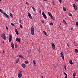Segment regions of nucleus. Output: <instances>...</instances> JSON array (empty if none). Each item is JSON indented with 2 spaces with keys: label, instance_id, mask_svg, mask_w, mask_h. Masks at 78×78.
Listing matches in <instances>:
<instances>
[{
  "label": "nucleus",
  "instance_id": "obj_1",
  "mask_svg": "<svg viewBox=\"0 0 78 78\" xmlns=\"http://www.w3.org/2000/svg\"><path fill=\"white\" fill-rule=\"evenodd\" d=\"M31 33L32 35H34V27L32 26L30 29Z\"/></svg>",
  "mask_w": 78,
  "mask_h": 78
},
{
  "label": "nucleus",
  "instance_id": "obj_2",
  "mask_svg": "<svg viewBox=\"0 0 78 78\" xmlns=\"http://www.w3.org/2000/svg\"><path fill=\"white\" fill-rule=\"evenodd\" d=\"M22 72L21 71H20V72L18 73V75L19 78H21L22 76Z\"/></svg>",
  "mask_w": 78,
  "mask_h": 78
},
{
  "label": "nucleus",
  "instance_id": "obj_3",
  "mask_svg": "<svg viewBox=\"0 0 78 78\" xmlns=\"http://www.w3.org/2000/svg\"><path fill=\"white\" fill-rule=\"evenodd\" d=\"M1 36L2 38L3 39H4V40H6V35L5 34H2Z\"/></svg>",
  "mask_w": 78,
  "mask_h": 78
},
{
  "label": "nucleus",
  "instance_id": "obj_4",
  "mask_svg": "<svg viewBox=\"0 0 78 78\" xmlns=\"http://www.w3.org/2000/svg\"><path fill=\"white\" fill-rule=\"evenodd\" d=\"M12 37L11 35H10L9 36V42H11V40H12Z\"/></svg>",
  "mask_w": 78,
  "mask_h": 78
},
{
  "label": "nucleus",
  "instance_id": "obj_5",
  "mask_svg": "<svg viewBox=\"0 0 78 78\" xmlns=\"http://www.w3.org/2000/svg\"><path fill=\"white\" fill-rule=\"evenodd\" d=\"M73 5L75 10L76 11H77V10L78 9V7L76 6V5L75 4H73Z\"/></svg>",
  "mask_w": 78,
  "mask_h": 78
},
{
  "label": "nucleus",
  "instance_id": "obj_6",
  "mask_svg": "<svg viewBox=\"0 0 78 78\" xmlns=\"http://www.w3.org/2000/svg\"><path fill=\"white\" fill-rule=\"evenodd\" d=\"M52 44V47L53 49H54V50L56 48V46H55V44H54V43L53 42L51 43Z\"/></svg>",
  "mask_w": 78,
  "mask_h": 78
},
{
  "label": "nucleus",
  "instance_id": "obj_7",
  "mask_svg": "<svg viewBox=\"0 0 78 78\" xmlns=\"http://www.w3.org/2000/svg\"><path fill=\"white\" fill-rule=\"evenodd\" d=\"M60 55L61 57L64 60V53L62 52H61Z\"/></svg>",
  "mask_w": 78,
  "mask_h": 78
},
{
  "label": "nucleus",
  "instance_id": "obj_8",
  "mask_svg": "<svg viewBox=\"0 0 78 78\" xmlns=\"http://www.w3.org/2000/svg\"><path fill=\"white\" fill-rule=\"evenodd\" d=\"M42 14L44 17V19H47V16H46V15H45V14L44 12H43L42 13Z\"/></svg>",
  "mask_w": 78,
  "mask_h": 78
},
{
  "label": "nucleus",
  "instance_id": "obj_9",
  "mask_svg": "<svg viewBox=\"0 0 78 78\" xmlns=\"http://www.w3.org/2000/svg\"><path fill=\"white\" fill-rule=\"evenodd\" d=\"M27 14L29 18H30V19H32V17L31 16V14L30 13L28 12L27 13Z\"/></svg>",
  "mask_w": 78,
  "mask_h": 78
},
{
  "label": "nucleus",
  "instance_id": "obj_10",
  "mask_svg": "<svg viewBox=\"0 0 78 78\" xmlns=\"http://www.w3.org/2000/svg\"><path fill=\"white\" fill-rule=\"evenodd\" d=\"M11 47L13 49H14V43H12V42L11 43Z\"/></svg>",
  "mask_w": 78,
  "mask_h": 78
},
{
  "label": "nucleus",
  "instance_id": "obj_11",
  "mask_svg": "<svg viewBox=\"0 0 78 78\" xmlns=\"http://www.w3.org/2000/svg\"><path fill=\"white\" fill-rule=\"evenodd\" d=\"M16 40L17 42H20V38H19L18 37H17L16 38Z\"/></svg>",
  "mask_w": 78,
  "mask_h": 78
},
{
  "label": "nucleus",
  "instance_id": "obj_12",
  "mask_svg": "<svg viewBox=\"0 0 78 78\" xmlns=\"http://www.w3.org/2000/svg\"><path fill=\"white\" fill-rule=\"evenodd\" d=\"M15 31L16 34H17V35H19V32H18V31L17 30V29H15Z\"/></svg>",
  "mask_w": 78,
  "mask_h": 78
},
{
  "label": "nucleus",
  "instance_id": "obj_13",
  "mask_svg": "<svg viewBox=\"0 0 78 78\" xmlns=\"http://www.w3.org/2000/svg\"><path fill=\"white\" fill-rule=\"evenodd\" d=\"M22 66L23 68H25L26 67V65L24 64L23 63L21 65Z\"/></svg>",
  "mask_w": 78,
  "mask_h": 78
},
{
  "label": "nucleus",
  "instance_id": "obj_14",
  "mask_svg": "<svg viewBox=\"0 0 78 78\" xmlns=\"http://www.w3.org/2000/svg\"><path fill=\"white\" fill-rule=\"evenodd\" d=\"M51 19H52V20H55V18L53 17L52 15L51 16Z\"/></svg>",
  "mask_w": 78,
  "mask_h": 78
},
{
  "label": "nucleus",
  "instance_id": "obj_15",
  "mask_svg": "<svg viewBox=\"0 0 78 78\" xmlns=\"http://www.w3.org/2000/svg\"><path fill=\"white\" fill-rule=\"evenodd\" d=\"M69 62L70 64L71 65H72V64H73V62H72V61L71 60H70L69 61Z\"/></svg>",
  "mask_w": 78,
  "mask_h": 78
},
{
  "label": "nucleus",
  "instance_id": "obj_16",
  "mask_svg": "<svg viewBox=\"0 0 78 78\" xmlns=\"http://www.w3.org/2000/svg\"><path fill=\"white\" fill-rule=\"evenodd\" d=\"M3 14H4V15H5V16H6V17H7V18H9V16L7 15V14H6V13L4 12Z\"/></svg>",
  "mask_w": 78,
  "mask_h": 78
},
{
  "label": "nucleus",
  "instance_id": "obj_17",
  "mask_svg": "<svg viewBox=\"0 0 78 78\" xmlns=\"http://www.w3.org/2000/svg\"><path fill=\"white\" fill-rule=\"evenodd\" d=\"M76 74L75 73H73V76L74 77H75V76H76Z\"/></svg>",
  "mask_w": 78,
  "mask_h": 78
},
{
  "label": "nucleus",
  "instance_id": "obj_18",
  "mask_svg": "<svg viewBox=\"0 0 78 78\" xmlns=\"http://www.w3.org/2000/svg\"><path fill=\"white\" fill-rule=\"evenodd\" d=\"M48 14L49 16H50V17H51L52 16V15H51V13L49 12H48Z\"/></svg>",
  "mask_w": 78,
  "mask_h": 78
},
{
  "label": "nucleus",
  "instance_id": "obj_19",
  "mask_svg": "<svg viewBox=\"0 0 78 78\" xmlns=\"http://www.w3.org/2000/svg\"><path fill=\"white\" fill-rule=\"evenodd\" d=\"M43 33L45 36H47V34L46 33L45 31H43Z\"/></svg>",
  "mask_w": 78,
  "mask_h": 78
},
{
  "label": "nucleus",
  "instance_id": "obj_20",
  "mask_svg": "<svg viewBox=\"0 0 78 78\" xmlns=\"http://www.w3.org/2000/svg\"><path fill=\"white\" fill-rule=\"evenodd\" d=\"M28 62H28V61L27 60L25 61V63H26V64H27Z\"/></svg>",
  "mask_w": 78,
  "mask_h": 78
},
{
  "label": "nucleus",
  "instance_id": "obj_21",
  "mask_svg": "<svg viewBox=\"0 0 78 78\" xmlns=\"http://www.w3.org/2000/svg\"><path fill=\"white\" fill-rule=\"evenodd\" d=\"M22 55H18L16 56L18 57V58H21V56Z\"/></svg>",
  "mask_w": 78,
  "mask_h": 78
},
{
  "label": "nucleus",
  "instance_id": "obj_22",
  "mask_svg": "<svg viewBox=\"0 0 78 78\" xmlns=\"http://www.w3.org/2000/svg\"><path fill=\"white\" fill-rule=\"evenodd\" d=\"M9 16L10 17H13V16H12V14L11 13H10L9 14Z\"/></svg>",
  "mask_w": 78,
  "mask_h": 78
},
{
  "label": "nucleus",
  "instance_id": "obj_23",
  "mask_svg": "<svg viewBox=\"0 0 78 78\" xmlns=\"http://www.w3.org/2000/svg\"><path fill=\"white\" fill-rule=\"evenodd\" d=\"M33 63L34 66H36V61L35 60H33Z\"/></svg>",
  "mask_w": 78,
  "mask_h": 78
},
{
  "label": "nucleus",
  "instance_id": "obj_24",
  "mask_svg": "<svg viewBox=\"0 0 78 78\" xmlns=\"http://www.w3.org/2000/svg\"><path fill=\"white\" fill-rule=\"evenodd\" d=\"M63 22L64 23L66 24V25H67V23H66V21H65V20H63Z\"/></svg>",
  "mask_w": 78,
  "mask_h": 78
},
{
  "label": "nucleus",
  "instance_id": "obj_25",
  "mask_svg": "<svg viewBox=\"0 0 78 78\" xmlns=\"http://www.w3.org/2000/svg\"><path fill=\"white\" fill-rule=\"evenodd\" d=\"M63 10L64 11H66V9L65 7H63Z\"/></svg>",
  "mask_w": 78,
  "mask_h": 78
},
{
  "label": "nucleus",
  "instance_id": "obj_26",
  "mask_svg": "<svg viewBox=\"0 0 78 78\" xmlns=\"http://www.w3.org/2000/svg\"><path fill=\"white\" fill-rule=\"evenodd\" d=\"M0 12L2 13H3V11L2 10V9H0Z\"/></svg>",
  "mask_w": 78,
  "mask_h": 78
},
{
  "label": "nucleus",
  "instance_id": "obj_27",
  "mask_svg": "<svg viewBox=\"0 0 78 78\" xmlns=\"http://www.w3.org/2000/svg\"><path fill=\"white\" fill-rule=\"evenodd\" d=\"M10 25H12V26H13V27H14V26H15V25L12 23H11Z\"/></svg>",
  "mask_w": 78,
  "mask_h": 78
},
{
  "label": "nucleus",
  "instance_id": "obj_28",
  "mask_svg": "<svg viewBox=\"0 0 78 78\" xmlns=\"http://www.w3.org/2000/svg\"><path fill=\"white\" fill-rule=\"evenodd\" d=\"M75 51L76 53V52H77V53H78V50L77 49H76L75 50Z\"/></svg>",
  "mask_w": 78,
  "mask_h": 78
},
{
  "label": "nucleus",
  "instance_id": "obj_29",
  "mask_svg": "<svg viewBox=\"0 0 78 78\" xmlns=\"http://www.w3.org/2000/svg\"><path fill=\"white\" fill-rule=\"evenodd\" d=\"M49 25H53V23H49Z\"/></svg>",
  "mask_w": 78,
  "mask_h": 78
},
{
  "label": "nucleus",
  "instance_id": "obj_30",
  "mask_svg": "<svg viewBox=\"0 0 78 78\" xmlns=\"http://www.w3.org/2000/svg\"><path fill=\"white\" fill-rule=\"evenodd\" d=\"M20 28H22H22H23V27L22 26V24H20Z\"/></svg>",
  "mask_w": 78,
  "mask_h": 78
},
{
  "label": "nucleus",
  "instance_id": "obj_31",
  "mask_svg": "<svg viewBox=\"0 0 78 78\" xmlns=\"http://www.w3.org/2000/svg\"><path fill=\"white\" fill-rule=\"evenodd\" d=\"M68 15L69 16H72V14H71L70 13H69L68 14Z\"/></svg>",
  "mask_w": 78,
  "mask_h": 78
},
{
  "label": "nucleus",
  "instance_id": "obj_32",
  "mask_svg": "<svg viewBox=\"0 0 78 78\" xmlns=\"http://www.w3.org/2000/svg\"><path fill=\"white\" fill-rule=\"evenodd\" d=\"M75 45L76 46V45H78V43H77V42H76V43H75Z\"/></svg>",
  "mask_w": 78,
  "mask_h": 78
},
{
  "label": "nucleus",
  "instance_id": "obj_33",
  "mask_svg": "<svg viewBox=\"0 0 78 78\" xmlns=\"http://www.w3.org/2000/svg\"><path fill=\"white\" fill-rule=\"evenodd\" d=\"M64 68L65 70H66L67 69H66V66H64Z\"/></svg>",
  "mask_w": 78,
  "mask_h": 78
},
{
  "label": "nucleus",
  "instance_id": "obj_34",
  "mask_svg": "<svg viewBox=\"0 0 78 78\" xmlns=\"http://www.w3.org/2000/svg\"><path fill=\"white\" fill-rule=\"evenodd\" d=\"M76 26H77V27H78V22H76Z\"/></svg>",
  "mask_w": 78,
  "mask_h": 78
},
{
  "label": "nucleus",
  "instance_id": "obj_35",
  "mask_svg": "<svg viewBox=\"0 0 78 78\" xmlns=\"http://www.w3.org/2000/svg\"><path fill=\"white\" fill-rule=\"evenodd\" d=\"M32 9H33V11H35V9L34 8V7H32Z\"/></svg>",
  "mask_w": 78,
  "mask_h": 78
},
{
  "label": "nucleus",
  "instance_id": "obj_36",
  "mask_svg": "<svg viewBox=\"0 0 78 78\" xmlns=\"http://www.w3.org/2000/svg\"><path fill=\"white\" fill-rule=\"evenodd\" d=\"M18 62H19V60H16V63H18Z\"/></svg>",
  "mask_w": 78,
  "mask_h": 78
},
{
  "label": "nucleus",
  "instance_id": "obj_37",
  "mask_svg": "<svg viewBox=\"0 0 78 78\" xmlns=\"http://www.w3.org/2000/svg\"><path fill=\"white\" fill-rule=\"evenodd\" d=\"M52 2L53 3V4L55 5V2H54V1H53Z\"/></svg>",
  "mask_w": 78,
  "mask_h": 78
},
{
  "label": "nucleus",
  "instance_id": "obj_38",
  "mask_svg": "<svg viewBox=\"0 0 78 78\" xmlns=\"http://www.w3.org/2000/svg\"><path fill=\"white\" fill-rule=\"evenodd\" d=\"M59 2L60 3H61L62 2V0H59Z\"/></svg>",
  "mask_w": 78,
  "mask_h": 78
},
{
  "label": "nucleus",
  "instance_id": "obj_39",
  "mask_svg": "<svg viewBox=\"0 0 78 78\" xmlns=\"http://www.w3.org/2000/svg\"><path fill=\"white\" fill-rule=\"evenodd\" d=\"M19 22H20V23H21V22H22V21H21V20H19Z\"/></svg>",
  "mask_w": 78,
  "mask_h": 78
},
{
  "label": "nucleus",
  "instance_id": "obj_40",
  "mask_svg": "<svg viewBox=\"0 0 78 78\" xmlns=\"http://www.w3.org/2000/svg\"><path fill=\"white\" fill-rule=\"evenodd\" d=\"M39 13L40 14H41V13H42V12L41 11V10L39 11Z\"/></svg>",
  "mask_w": 78,
  "mask_h": 78
},
{
  "label": "nucleus",
  "instance_id": "obj_41",
  "mask_svg": "<svg viewBox=\"0 0 78 78\" xmlns=\"http://www.w3.org/2000/svg\"><path fill=\"white\" fill-rule=\"evenodd\" d=\"M65 78H67V74L66 75Z\"/></svg>",
  "mask_w": 78,
  "mask_h": 78
},
{
  "label": "nucleus",
  "instance_id": "obj_42",
  "mask_svg": "<svg viewBox=\"0 0 78 78\" xmlns=\"http://www.w3.org/2000/svg\"><path fill=\"white\" fill-rule=\"evenodd\" d=\"M21 58H22L23 59V56H22V55L21 56Z\"/></svg>",
  "mask_w": 78,
  "mask_h": 78
},
{
  "label": "nucleus",
  "instance_id": "obj_43",
  "mask_svg": "<svg viewBox=\"0 0 78 78\" xmlns=\"http://www.w3.org/2000/svg\"><path fill=\"white\" fill-rule=\"evenodd\" d=\"M26 4H27V5H29V4H28V2H26Z\"/></svg>",
  "mask_w": 78,
  "mask_h": 78
},
{
  "label": "nucleus",
  "instance_id": "obj_44",
  "mask_svg": "<svg viewBox=\"0 0 78 78\" xmlns=\"http://www.w3.org/2000/svg\"><path fill=\"white\" fill-rule=\"evenodd\" d=\"M63 73H64V75H67V74H66V73L64 72Z\"/></svg>",
  "mask_w": 78,
  "mask_h": 78
},
{
  "label": "nucleus",
  "instance_id": "obj_45",
  "mask_svg": "<svg viewBox=\"0 0 78 78\" xmlns=\"http://www.w3.org/2000/svg\"><path fill=\"white\" fill-rule=\"evenodd\" d=\"M67 46H68V47L69 48V45L67 44Z\"/></svg>",
  "mask_w": 78,
  "mask_h": 78
},
{
  "label": "nucleus",
  "instance_id": "obj_46",
  "mask_svg": "<svg viewBox=\"0 0 78 78\" xmlns=\"http://www.w3.org/2000/svg\"><path fill=\"white\" fill-rule=\"evenodd\" d=\"M6 28L7 30H8V27L7 26H6Z\"/></svg>",
  "mask_w": 78,
  "mask_h": 78
},
{
  "label": "nucleus",
  "instance_id": "obj_47",
  "mask_svg": "<svg viewBox=\"0 0 78 78\" xmlns=\"http://www.w3.org/2000/svg\"><path fill=\"white\" fill-rule=\"evenodd\" d=\"M3 53H4H4H5V51L4 50L3 51Z\"/></svg>",
  "mask_w": 78,
  "mask_h": 78
},
{
  "label": "nucleus",
  "instance_id": "obj_48",
  "mask_svg": "<svg viewBox=\"0 0 78 78\" xmlns=\"http://www.w3.org/2000/svg\"><path fill=\"white\" fill-rule=\"evenodd\" d=\"M75 0L76 2H78V0Z\"/></svg>",
  "mask_w": 78,
  "mask_h": 78
},
{
  "label": "nucleus",
  "instance_id": "obj_49",
  "mask_svg": "<svg viewBox=\"0 0 78 78\" xmlns=\"http://www.w3.org/2000/svg\"><path fill=\"white\" fill-rule=\"evenodd\" d=\"M17 46H15V48H17Z\"/></svg>",
  "mask_w": 78,
  "mask_h": 78
},
{
  "label": "nucleus",
  "instance_id": "obj_50",
  "mask_svg": "<svg viewBox=\"0 0 78 78\" xmlns=\"http://www.w3.org/2000/svg\"><path fill=\"white\" fill-rule=\"evenodd\" d=\"M41 22H42V23H44V21H41Z\"/></svg>",
  "mask_w": 78,
  "mask_h": 78
},
{
  "label": "nucleus",
  "instance_id": "obj_51",
  "mask_svg": "<svg viewBox=\"0 0 78 78\" xmlns=\"http://www.w3.org/2000/svg\"><path fill=\"white\" fill-rule=\"evenodd\" d=\"M71 30H73V28L71 27Z\"/></svg>",
  "mask_w": 78,
  "mask_h": 78
},
{
  "label": "nucleus",
  "instance_id": "obj_52",
  "mask_svg": "<svg viewBox=\"0 0 78 78\" xmlns=\"http://www.w3.org/2000/svg\"><path fill=\"white\" fill-rule=\"evenodd\" d=\"M2 43H3V44H4V43H5V41H3L2 42Z\"/></svg>",
  "mask_w": 78,
  "mask_h": 78
},
{
  "label": "nucleus",
  "instance_id": "obj_53",
  "mask_svg": "<svg viewBox=\"0 0 78 78\" xmlns=\"http://www.w3.org/2000/svg\"><path fill=\"white\" fill-rule=\"evenodd\" d=\"M43 0V1H47V0Z\"/></svg>",
  "mask_w": 78,
  "mask_h": 78
},
{
  "label": "nucleus",
  "instance_id": "obj_54",
  "mask_svg": "<svg viewBox=\"0 0 78 78\" xmlns=\"http://www.w3.org/2000/svg\"><path fill=\"white\" fill-rule=\"evenodd\" d=\"M41 78H44V76H41Z\"/></svg>",
  "mask_w": 78,
  "mask_h": 78
},
{
  "label": "nucleus",
  "instance_id": "obj_55",
  "mask_svg": "<svg viewBox=\"0 0 78 78\" xmlns=\"http://www.w3.org/2000/svg\"><path fill=\"white\" fill-rule=\"evenodd\" d=\"M74 44H75V43H76V42L75 41L74 42Z\"/></svg>",
  "mask_w": 78,
  "mask_h": 78
},
{
  "label": "nucleus",
  "instance_id": "obj_56",
  "mask_svg": "<svg viewBox=\"0 0 78 78\" xmlns=\"http://www.w3.org/2000/svg\"><path fill=\"white\" fill-rule=\"evenodd\" d=\"M74 78H76V77H74Z\"/></svg>",
  "mask_w": 78,
  "mask_h": 78
},
{
  "label": "nucleus",
  "instance_id": "obj_57",
  "mask_svg": "<svg viewBox=\"0 0 78 78\" xmlns=\"http://www.w3.org/2000/svg\"><path fill=\"white\" fill-rule=\"evenodd\" d=\"M0 2H1V0H0Z\"/></svg>",
  "mask_w": 78,
  "mask_h": 78
},
{
  "label": "nucleus",
  "instance_id": "obj_58",
  "mask_svg": "<svg viewBox=\"0 0 78 78\" xmlns=\"http://www.w3.org/2000/svg\"><path fill=\"white\" fill-rule=\"evenodd\" d=\"M14 11H13V12Z\"/></svg>",
  "mask_w": 78,
  "mask_h": 78
}]
</instances>
